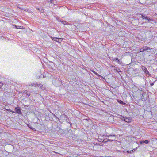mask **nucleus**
<instances>
[{
	"instance_id": "nucleus-35",
	"label": "nucleus",
	"mask_w": 157,
	"mask_h": 157,
	"mask_svg": "<svg viewBox=\"0 0 157 157\" xmlns=\"http://www.w3.org/2000/svg\"><path fill=\"white\" fill-rule=\"evenodd\" d=\"M101 139H99H99H98V140H100H100H101Z\"/></svg>"
},
{
	"instance_id": "nucleus-8",
	"label": "nucleus",
	"mask_w": 157,
	"mask_h": 157,
	"mask_svg": "<svg viewBox=\"0 0 157 157\" xmlns=\"http://www.w3.org/2000/svg\"><path fill=\"white\" fill-rule=\"evenodd\" d=\"M29 86L36 87L37 86H38V84L34 82L32 83L31 84L29 85Z\"/></svg>"
},
{
	"instance_id": "nucleus-10",
	"label": "nucleus",
	"mask_w": 157,
	"mask_h": 157,
	"mask_svg": "<svg viewBox=\"0 0 157 157\" xmlns=\"http://www.w3.org/2000/svg\"><path fill=\"white\" fill-rule=\"evenodd\" d=\"M144 72L147 75H150L149 72L148 71L147 69H146L144 71Z\"/></svg>"
},
{
	"instance_id": "nucleus-31",
	"label": "nucleus",
	"mask_w": 157,
	"mask_h": 157,
	"mask_svg": "<svg viewBox=\"0 0 157 157\" xmlns=\"http://www.w3.org/2000/svg\"><path fill=\"white\" fill-rule=\"evenodd\" d=\"M145 17V16L144 15H142V18L143 19H144V18Z\"/></svg>"
},
{
	"instance_id": "nucleus-24",
	"label": "nucleus",
	"mask_w": 157,
	"mask_h": 157,
	"mask_svg": "<svg viewBox=\"0 0 157 157\" xmlns=\"http://www.w3.org/2000/svg\"><path fill=\"white\" fill-rule=\"evenodd\" d=\"M148 20L149 21H153V19H152V18H148Z\"/></svg>"
},
{
	"instance_id": "nucleus-38",
	"label": "nucleus",
	"mask_w": 157,
	"mask_h": 157,
	"mask_svg": "<svg viewBox=\"0 0 157 157\" xmlns=\"http://www.w3.org/2000/svg\"><path fill=\"white\" fill-rule=\"evenodd\" d=\"M29 127L30 128H31V127Z\"/></svg>"
},
{
	"instance_id": "nucleus-29",
	"label": "nucleus",
	"mask_w": 157,
	"mask_h": 157,
	"mask_svg": "<svg viewBox=\"0 0 157 157\" xmlns=\"http://www.w3.org/2000/svg\"><path fill=\"white\" fill-rule=\"evenodd\" d=\"M92 71V72L94 73L95 74H97V73H96L95 71H93H93Z\"/></svg>"
},
{
	"instance_id": "nucleus-5",
	"label": "nucleus",
	"mask_w": 157,
	"mask_h": 157,
	"mask_svg": "<svg viewBox=\"0 0 157 157\" xmlns=\"http://www.w3.org/2000/svg\"><path fill=\"white\" fill-rule=\"evenodd\" d=\"M22 93L24 94H26L28 96H29L30 95V93L29 92L27 91L26 90H24L22 91Z\"/></svg>"
},
{
	"instance_id": "nucleus-11",
	"label": "nucleus",
	"mask_w": 157,
	"mask_h": 157,
	"mask_svg": "<svg viewBox=\"0 0 157 157\" xmlns=\"http://www.w3.org/2000/svg\"><path fill=\"white\" fill-rule=\"evenodd\" d=\"M60 21H61V22L63 24H64V25H68V23L66 21H61V20Z\"/></svg>"
},
{
	"instance_id": "nucleus-30",
	"label": "nucleus",
	"mask_w": 157,
	"mask_h": 157,
	"mask_svg": "<svg viewBox=\"0 0 157 157\" xmlns=\"http://www.w3.org/2000/svg\"><path fill=\"white\" fill-rule=\"evenodd\" d=\"M154 84V83H151L150 84V86H153Z\"/></svg>"
},
{
	"instance_id": "nucleus-32",
	"label": "nucleus",
	"mask_w": 157,
	"mask_h": 157,
	"mask_svg": "<svg viewBox=\"0 0 157 157\" xmlns=\"http://www.w3.org/2000/svg\"><path fill=\"white\" fill-rule=\"evenodd\" d=\"M135 150H136V149H134L132 151H133V152H134V151H135Z\"/></svg>"
},
{
	"instance_id": "nucleus-12",
	"label": "nucleus",
	"mask_w": 157,
	"mask_h": 157,
	"mask_svg": "<svg viewBox=\"0 0 157 157\" xmlns=\"http://www.w3.org/2000/svg\"><path fill=\"white\" fill-rule=\"evenodd\" d=\"M145 51L144 49V48H143V47H142L140 48V51H138V53H140V52H142L144 51Z\"/></svg>"
},
{
	"instance_id": "nucleus-23",
	"label": "nucleus",
	"mask_w": 157,
	"mask_h": 157,
	"mask_svg": "<svg viewBox=\"0 0 157 157\" xmlns=\"http://www.w3.org/2000/svg\"><path fill=\"white\" fill-rule=\"evenodd\" d=\"M117 62L119 63H121V60H120V59H118L117 60Z\"/></svg>"
},
{
	"instance_id": "nucleus-4",
	"label": "nucleus",
	"mask_w": 157,
	"mask_h": 157,
	"mask_svg": "<svg viewBox=\"0 0 157 157\" xmlns=\"http://www.w3.org/2000/svg\"><path fill=\"white\" fill-rule=\"evenodd\" d=\"M123 120L127 123H130L132 121V119L131 118L124 117Z\"/></svg>"
},
{
	"instance_id": "nucleus-6",
	"label": "nucleus",
	"mask_w": 157,
	"mask_h": 157,
	"mask_svg": "<svg viewBox=\"0 0 157 157\" xmlns=\"http://www.w3.org/2000/svg\"><path fill=\"white\" fill-rule=\"evenodd\" d=\"M150 141L148 140H146L145 141L141 140L140 142V144L145 143L146 144H147Z\"/></svg>"
},
{
	"instance_id": "nucleus-9",
	"label": "nucleus",
	"mask_w": 157,
	"mask_h": 157,
	"mask_svg": "<svg viewBox=\"0 0 157 157\" xmlns=\"http://www.w3.org/2000/svg\"><path fill=\"white\" fill-rule=\"evenodd\" d=\"M143 48H144V51L147 50L148 49L151 50V48H150L148 47L147 46H143Z\"/></svg>"
},
{
	"instance_id": "nucleus-2",
	"label": "nucleus",
	"mask_w": 157,
	"mask_h": 157,
	"mask_svg": "<svg viewBox=\"0 0 157 157\" xmlns=\"http://www.w3.org/2000/svg\"><path fill=\"white\" fill-rule=\"evenodd\" d=\"M53 84L56 86H59L62 84L61 80L58 78H54L53 80Z\"/></svg>"
},
{
	"instance_id": "nucleus-36",
	"label": "nucleus",
	"mask_w": 157,
	"mask_h": 157,
	"mask_svg": "<svg viewBox=\"0 0 157 157\" xmlns=\"http://www.w3.org/2000/svg\"><path fill=\"white\" fill-rule=\"evenodd\" d=\"M102 157V156H100V157Z\"/></svg>"
},
{
	"instance_id": "nucleus-21",
	"label": "nucleus",
	"mask_w": 157,
	"mask_h": 157,
	"mask_svg": "<svg viewBox=\"0 0 157 157\" xmlns=\"http://www.w3.org/2000/svg\"><path fill=\"white\" fill-rule=\"evenodd\" d=\"M118 58H113V60L114 61L117 60H118Z\"/></svg>"
},
{
	"instance_id": "nucleus-17",
	"label": "nucleus",
	"mask_w": 157,
	"mask_h": 157,
	"mask_svg": "<svg viewBox=\"0 0 157 157\" xmlns=\"http://www.w3.org/2000/svg\"><path fill=\"white\" fill-rule=\"evenodd\" d=\"M141 69L144 71L146 68V67H144V66H142L141 67Z\"/></svg>"
},
{
	"instance_id": "nucleus-13",
	"label": "nucleus",
	"mask_w": 157,
	"mask_h": 157,
	"mask_svg": "<svg viewBox=\"0 0 157 157\" xmlns=\"http://www.w3.org/2000/svg\"><path fill=\"white\" fill-rule=\"evenodd\" d=\"M133 152V151H126V152L128 154H131Z\"/></svg>"
},
{
	"instance_id": "nucleus-16",
	"label": "nucleus",
	"mask_w": 157,
	"mask_h": 157,
	"mask_svg": "<svg viewBox=\"0 0 157 157\" xmlns=\"http://www.w3.org/2000/svg\"><path fill=\"white\" fill-rule=\"evenodd\" d=\"M118 102L120 104H124L123 102L121 100H119L118 101Z\"/></svg>"
},
{
	"instance_id": "nucleus-37",
	"label": "nucleus",
	"mask_w": 157,
	"mask_h": 157,
	"mask_svg": "<svg viewBox=\"0 0 157 157\" xmlns=\"http://www.w3.org/2000/svg\"><path fill=\"white\" fill-rule=\"evenodd\" d=\"M29 127L30 128H31V127Z\"/></svg>"
},
{
	"instance_id": "nucleus-22",
	"label": "nucleus",
	"mask_w": 157,
	"mask_h": 157,
	"mask_svg": "<svg viewBox=\"0 0 157 157\" xmlns=\"http://www.w3.org/2000/svg\"><path fill=\"white\" fill-rule=\"evenodd\" d=\"M9 111H10V112H11L13 113H15V112L13 111L12 110H11L10 109H9L8 110Z\"/></svg>"
},
{
	"instance_id": "nucleus-34",
	"label": "nucleus",
	"mask_w": 157,
	"mask_h": 157,
	"mask_svg": "<svg viewBox=\"0 0 157 157\" xmlns=\"http://www.w3.org/2000/svg\"><path fill=\"white\" fill-rule=\"evenodd\" d=\"M154 15H157V13H155Z\"/></svg>"
},
{
	"instance_id": "nucleus-33",
	"label": "nucleus",
	"mask_w": 157,
	"mask_h": 157,
	"mask_svg": "<svg viewBox=\"0 0 157 157\" xmlns=\"http://www.w3.org/2000/svg\"><path fill=\"white\" fill-rule=\"evenodd\" d=\"M126 152V151H123L124 153H125Z\"/></svg>"
},
{
	"instance_id": "nucleus-3",
	"label": "nucleus",
	"mask_w": 157,
	"mask_h": 157,
	"mask_svg": "<svg viewBox=\"0 0 157 157\" xmlns=\"http://www.w3.org/2000/svg\"><path fill=\"white\" fill-rule=\"evenodd\" d=\"M15 113L18 114H21L22 112L21 110V109L20 107H16L15 108Z\"/></svg>"
},
{
	"instance_id": "nucleus-39",
	"label": "nucleus",
	"mask_w": 157,
	"mask_h": 157,
	"mask_svg": "<svg viewBox=\"0 0 157 157\" xmlns=\"http://www.w3.org/2000/svg\"><path fill=\"white\" fill-rule=\"evenodd\" d=\"M156 55L157 56V53L156 54Z\"/></svg>"
},
{
	"instance_id": "nucleus-7",
	"label": "nucleus",
	"mask_w": 157,
	"mask_h": 157,
	"mask_svg": "<svg viewBox=\"0 0 157 157\" xmlns=\"http://www.w3.org/2000/svg\"><path fill=\"white\" fill-rule=\"evenodd\" d=\"M51 38L53 40H54V41H56V42H59V38H57V37H51Z\"/></svg>"
},
{
	"instance_id": "nucleus-18",
	"label": "nucleus",
	"mask_w": 157,
	"mask_h": 157,
	"mask_svg": "<svg viewBox=\"0 0 157 157\" xmlns=\"http://www.w3.org/2000/svg\"><path fill=\"white\" fill-rule=\"evenodd\" d=\"M95 75L97 76H98V77H101L102 78H103V77L100 75H99L98 74V73H97V74H95Z\"/></svg>"
},
{
	"instance_id": "nucleus-19",
	"label": "nucleus",
	"mask_w": 157,
	"mask_h": 157,
	"mask_svg": "<svg viewBox=\"0 0 157 157\" xmlns=\"http://www.w3.org/2000/svg\"><path fill=\"white\" fill-rule=\"evenodd\" d=\"M43 86V85L41 83H40L39 84H38V86L39 87H40V88H41L42 86Z\"/></svg>"
},
{
	"instance_id": "nucleus-15",
	"label": "nucleus",
	"mask_w": 157,
	"mask_h": 157,
	"mask_svg": "<svg viewBox=\"0 0 157 157\" xmlns=\"http://www.w3.org/2000/svg\"><path fill=\"white\" fill-rule=\"evenodd\" d=\"M49 2L51 3H56L55 0H50Z\"/></svg>"
},
{
	"instance_id": "nucleus-26",
	"label": "nucleus",
	"mask_w": 157,
	"mask_h": 157,
	"mask_svg": "<svg viewBox=\"0 0 157 157\" xmlns=\"http://www.w3.org/2000/svg\"><path fill=\"white\" fill-rule=\"evenodd\" d=\"M97 144L100 146H103V144L102 143H98Z\"/></svg>"
},
{
	"instance_id": "nucleus-25",
	"label": "nucleus",
	"mask_w": 157,
	"mask_h": 157,
	"mask_svg": "<svg viewBox=\"0 0 157 157\" xmlns=\"http://www.w3.org/2000/svg\"><path fill=\"white\" fill-rule=\"evenodd\" d=\"M3 85V84L2 83L0 82V89L1 88V87Z\"/></svg>"
},
{
	"instance_id": "nucleus-28",
	"label": "nucleus",
	"mask_w": 157,
	"mask_h": 157,
	"mask_svg": "<svg viewBox=\"0 0 157 157\" xmlns=\"http://www.w3.org/2000/svg\"><path fill=\"white\" fill-rule=\"evenodd\" d=\"M144 19L148 20V18H147V16H145V17L144 18Z\"/></svg>"
},
{
	"instance_id": "nucleus-1",
	"label": "nucleus",
	"mask_w": 157,
	"mask_h": 157,
	"mask_svg": "<svg viewBox=\"0 0 157 157\" xmlns=\"http://www.w3.org/2000/svg\"><path fill=\"white\" fill-rule=\"evenodd\" d=\"M103 136H105V137H116L117 136V135H116L115 134H106V135H104ZM116 138H115L114 139H110L109 138H106L105 139H103V140L102 139H101V141L98 140V141L101 142H102L104 143H106L108 141H113Z\"/></svg>"
},
{
	"instance_id": "nucleus-14",
	"label": "nucleus",
	"mask_w": 157,
	"mask_h": 157,
	"mask_svg": "<svg viewBox=\"0 0 157 157\" xmlns=\"http://www.w3.org/2000/svg\"><path fill=\"white\" fill-rule=\"evenodd\" d=\"M119 118L122 119V120H123L124 117H123L122 115H119Z\"/></svg>"
},
{
	"instance_id": "nucleus-27",
	"label": "nucleus",
	"mask_w": 157,
	"mask_h": 157,
	"mask_svg": "<svg viewBox=\"0 0 157 157\" xmlns=\"http://www.w3.org/2000/svg\"><path fill=\"white\" fill-rule=\"evenodd\" d=\"M62 39H61V38H59V42H61V41H62Z\"/></svg>"
},
{
	"instance_id": "nucleus-20",
	"label": "nucleus",
	"mask_w": 157,
	"mask_h": 157,
	"mask_svg": "<svg viewBox=\"0 0 157 157\" xmlns=\"http://www.w3.org/2000/svg\"><path fill=\"white\" fill-rule=\"evenodd\" d=\"M15 27L17 29H20L21 28H20L21 27V26H16V25H15Z\"/></svg>"
}]
</instances>
